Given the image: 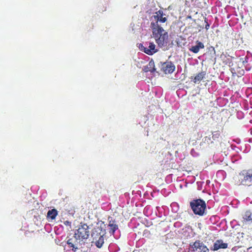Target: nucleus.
<instances>
[{
    "label": "nucleus",
    "instance_id": "obj_8",
    "mask_svg": "<svg viewBox=\"0 0 252 252\" xmlns=\"http://www.w3.org/2000/svg\"><path fill=\"white\" fill-rule=\"evenodd\" d=\"M140 50L149 55H152L158 52L156 49V45L153 42L145 44V46L141 45L140 47Z\"/></svg>",
    "mask_w": 252,
    "mask_h": 252
},
{
    "label": "nucleus",
    "instance_id": "obj_6",
    "mask_svg": "<svg viewBox=\"0 0 252 252\" xmlns=\"http://www.w3.org/2000/svg\"><path fill=\"white\" fill-rule=\"evenodd\" d=\"M153 37L155 39L156 43L160 47H165L169 42L168 34L167 32L163 30V32H158L157 34L152 33Z\"/></svg>",
    "mask_w": 252,
    "mask_h": 252
},
{
    "label": "nucleus",
    "instance_id": "obj_4",
    "mask_svg": "<svg viewBox=\"0 0 252 252\" xmlns=\"http://www.w3.org/2000/svg\"><path fill=\"white\" fill-rule=\"evenodd\" d=\"M89 235V226L86 223H81L74 234L76 239L81 241L86 240L88 239Z\"/></svg>",
    "mask_w": 252,
    "mask_h": 252
},
{
    "label": "nucleus",
    "instance_id": "obj_5",
    "mask_svg": "<svg viewBox=\"0 0 252 252\" xmlns=\"http://www.w3.org/2000/svg\"><path fill=\"white\" fill-rule=\"evenodd\" d=\"M238 178L240 184L252 186V169L243 170L239 173Z\"/></svg>",
    "mask_w": 252,
    "mask_h": 252
},
{
    "label": "nucleus",
    "instance_id": "obj_15",
    "mask_svg": "<svg viewBox=\"0 0 252 252\" xmlns=\"http://www.w3.org/2000/svg\"><path fill=\"white\" fill-rule=\"evenodd\" d=\"M213 143V141L211 140V138L208 136H205L200 143V146L203 148L207 147L210 144Z\"/></svg>",
    "mask_w": 252,
    "mask_h": 252
},
{
    "label": "nucleus",
    "instance_id": "obj_16",
    "mask_svg": "<svg viewBox=\"0 0 252 252\" xmlns=\"http://www.w3.org/2000/svg\"><path fill=\"white\" fill-rule=\"evenodd\" d=\"M245 222H252V214L250 211H247L243 217Z\"/></svg>",
    "mask_w": 252,
    "mask_h": 252
},
{
    "label": "nucleus",
    "instance_id": "obj_22",
    "mask_svg": "<svg viewBox=\"0 0 252 252\" xmlns=\"http://www.w3.org/2000/svg\"><path fill=\"white\" fill-rule=\"evenodd\" d=\"M66 224H68V223H69V221H66Z\"/></svg>",
    "mask_w": 252,
    "mask_h": 252
},
{
    "label": "nucleus",
    "instance_id": "obj_3",
    "mask_svg": "<svg viewBox=\"0 0 252 252\" xmlns=\"http://www.w3.org/2000/svg\"><path fill=\"white\" fill-rule=\"evenodd\" d=\"M190 207L194 214L202 216L206 209V204L203 199H193L190 202Z\"/></svg>",
    "mask_w": 252,
    "mask_h": 252
},
{
    "label": "nucleus",
    "instance_id": "obj_13",
    "mask_svg": "<svg viewBox=\"0 0 252 252\" xmlns=\"http://www.w3.org/2000/svg\"><path fill=\"white\" fill-rule=\"evenodd\" d=\"M155 63L153 60L150 61L147 65L144 66L143 68V71L145 72H151L154 73L156 71Z\"/></svg>",
    "mask_w": 252,
    "mask_h": 252
},
{
    "label": "nucleus",
    "instance_id": "obj_18",
    "mask_svg": "<svg viewBox=\"0 0 252 252\" xmlns=\"http://www.w3.org/2000/svg\"><path fill=\"white\" fill-rule=\"evenodd\" d=\"M67 244H68L69 247L72 248V250L74 252H76L77 250L78 249L77 247H75V245L73 243V240L71 238L69 239L67 241Z\"/></svg>",
    "mask_w": 252,
    "mask_h": 252
},
{
    "label": "nucleus",
    "instance_id": "obj_14",
    "mask_svg": "<svg viewBox=\"0 0 252 252\" xmlns=\"http://www.w3.org/2000/svg\"><path fill=\"white\" fill-rule=\"evenodd\" d=\"M206 75V72L202 71L197 73L194 77L192 81L194 83H199L205 77Z\"/></svg>",
    "mask_w": 252,
    "mask_h": 252
},
{
    "label": "nucleus",
    "instance_id": "obj_19",
    "mask_svg": "<svg viewBox=\"0 0 252 252\" xmlns=\"http://www.w3.org/2000/svg\"><path fill=\"white\" fill-rule=\"evenodd\" d=\"M212 138L214 140H217L220 136V132L219 131H214L212 133Z\"/></svg>",
    "mask_w": 252,
    "mask_h": 252
},
{
    "label": "nucleus",
    "instance_id": "obj_7",
    "mask_svg": "<svg viewBox=\"0 0 252 252\" xmlns=\"http://www.w3.org/2000/svg\"><path fill=\"white\" fill-rule=\"evenodd\" d=\"M189 247L191 252H196L199 250L198 252H209V249L200 240H196L192 243H190Z\"/></svg>",
    "mask_w": 252,
    "mask_h": 252
},
{
    "label": "nucleus",
    "instance_id": "obj_10",
    "mask_svg": "<svg viewBox=\"0 0 252 252\" xmlns=\"http://www.w3.org/2000/svg\"><path fill=\"white\" fill-rule=\"evenodd\" d=\"M228 244L223 242L222 240H218L214 243L213 247L211 250L213 251H218L220 249H226Z\"/></svg>",
    "mask_w": 252,
    "mask_h": 252
},
{
    "label": "nucleus",
    "instance_id": "obj_11",
    "mask_svg": "<svg viewBox=\"0 0 252 252\" xmlns=\"http://www.w3.org/2000/svg\"><path fill=\"white\" fill-rule=\"evenodd\" d=\"M196 43L195 45L192 46L189 49L190 51L195 54L198 53L200 49L204 48L205 47L203 43L198 40L196 41Z\"/></svg>",
    "mask_w": 252,
    "mask_h": 252
},
{
    "label": "nucleus",
    "instance_id": "obj_21",
    "mask_svg": "<svg viewBox=\"0 0 252 252\" xmlns=\"http://www.w3.org/2000/svg\"><path fill=\"white\" fill-rule=\"evenodd\" d=\"M66 224H68V223H69V221H66Z\"/></svg>",
    "mask_w": 252,
    "mask_h": 252
},
{
    "label": "nucleus",
    "instance_id": "obj_17",
    "mask_svg": "<svg viewBox=\"0 0 252 252\" xmlns=\"http://www.w3.org/2000/svg\"><path fill=\"white\" fill-rule=\"evenodd\" d=\"M58 215V212L56 209H53L49 210L47 213V217L50 218L51 220H54L56 218Z\"/></svg>",
    "mask_w": 252,
    "mask_h": 252
},
{
    "label": "nucleus",
    "instance_id": "obj_1",
    "mask_svg": "<svg viewBox=\"0 0 252 252\" xmlns=\"http://www.w3.org/2000/svg\"><path fill=\"white\" fill-rule=\"evenodd\" d=\"M165 14L161 10H159L154 13V15L151 17L150 27L151 28L152 33L158 34V32H163L164 24L167 21V19L165 17Z\"/></svg>",
    "mask_w": 252,
    "mask_h": 252
},
{
    "label": "nucleus",
    "instance_id": "obj_12",
    "mask_svg": "<svg viewBox=\"0 0 252 252\" xmlns=\"http://www.w3.org/2000/svg\"><path fill=\"white\" fill-rule=\"evenodd\" d=\"M109 223H108V227H110L109 230V233L112 235H114L115 231L118 229V225L116 223V221L115 220L111 219L110 220L109 219Z\"/></svg>",
    "mask_w": 252,
    "mask_h": 252
},
{
    "label": "nucleus",
    "instance_id": "obj_20",
    "mask_svg": "<svg viewBox=\"0 0 252 252\" xmlns=\"http://www.w3.org/2000/svg\"><path fill=\"white\" fill-rule=\"evenodd\" d=\"M210 25L209 24L206 22V25H205V28L206 30H208L209 28Z\"/></svg>",
    "mask_w": 252,
    "mask_h": 252
},
{
    "label": "nucleus",
    "instance_id": "obj_9",
    "mask_svg": "<svg viewBox=\"0 0 252 252\" xmlns=\"http://www.w3.org/2000/svg\"><path fill=\"white\" fill-rule=\"evenodd\" d=\"M162 69L165 74H171L175 69V66L171 62H167L162 64Z\"/></svg>",
    "mask_w": 252,
    "mask_h": 252
},
{
    "label": "nucleus",
    "instance_id": "obj_2",
    "mask_svg": "<svg viewBox=\"0 0 252 252\" xmlns=\"http://www.w3.org/2000/svg\"><path fill=\"white\" fill-rule=\"evenodd\" d=\"M105 234L106 230L102 226H95L92 230L91 236L97 248H101L102 247Z\"/></svg>",
    "mask_w": 252,
    "mask_h": 252
}]
</instances>
